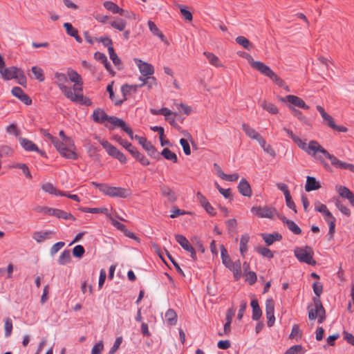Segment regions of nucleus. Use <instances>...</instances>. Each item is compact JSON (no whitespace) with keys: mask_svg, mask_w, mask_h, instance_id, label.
I'll list each match as a JSON object with an SVG mask.
<instances>
[{"mask_svg":"<svg viewBox=\"0 0 354 354\" xmlns=\"http://www.w3.org/2000/svg\"><path fill=\"white\" fill-rule=\"evenodd\" d=\"M283 130L301 149L319 162L326 169L329 168V165L326 162L323 156L321 155V152L324 147L317 141L310 140L308 144H307L296 136L292 130L286 127H284Z\"/></svg>","mask_w":354,"mask_h":354,"instance_id":"nucleus-1","label":"nucleus"},{"mask_svg":"<svg viewBox=\"0 0 354 354\" xmlns=\"http://www.w3.org/2000/svg\"><path fill=\"white\" fill-rule=\"evenodd\" d=\"M243 57L248 60L250 65L262 75L269 77L277 86L283 88L286 91H289L288 86L286 84L285 82L278 76L268 66L266 65L263 62L260 61H254L253 57L249 55L245 54Z\"/></svg>","mask_w":354,"mask_h":354,"instance_id":"nucleus-2","label":"nucleus"},{"mask_svg":"<svg viewBox=\"0 0 354 354\" xmlns=\"http://www.w3.org/2000/svg\"><path fill=\"white\" fill-rule=\"evenodd\" d=\"M59 134L62 138L59 145L61 148L63 149L62 153H59L60 155L66 158L76 160L77 154L73 140L70 137L66 136L63 131H60Z\"/></svg>","mask_w":354,"mask_h":354,"instance_id":"nucleus-3","label":"nucleus"},{"mask_svg":"<svg viewBox=\"0 0 354 354\" xmlns=\"http://www.w3.org/2000/svg\"><path fill=\"white\" fill-rule=\"evenodd\" d=\"M294 254L300 262L306 263L311 266L316 264V261L313 259V250L309 246L297 247L294 250Z\"/></svg>","mask_w":354,"mask_h":354,"instance_id":"nucleus-4","label":"nucleus"},{"mask_svg":"<svg viewBox=\"0 0 354 354\" xmlns=\"http://www.w3.org/2000/svg\"><path fill=\"white\" fill-rule=\"evenodd\" d=\"M55 78L56 80V84L62 91L65 97L69 100L75 99L76 95H72L71 87L66 85V83L68 82L67 75L62 73H56L55 74Z\"/></svg>","mask_w":354,"mask_h":354,"instance_id":"nucleus-5","label":"nucleus"},{"mask_svg":"<svg viewBox=\"0 0 354 354\" xmlns=\"http://www.w3.org/2000/svg\"><path fill=\"white\" fill-rule=\"evenodd\" d=\"M316 109L320 113L325 124L328 125L330 128L338 132L347 131V128L343 126L337 125L334 121L333 118L330 115L327 113L322 106L317 105L316 106Z\"/></svg>","mask_w":354,"mask_h":354,"instance_id":"nucleus-6","label":"nucleus"},{"mask_svg":"<svg viewBox=\"0 0 354 354\" xmlns=\"http://www.w3.org/2000/svg\"><path fill=\"white\" fill-rule=\"evenodd\" d=\"M321 155L323 156L324 159V158L328 159L330 161L331 165L336 168L348 169L354 172V165L342 162L335 156L329 153L324 148H323Z\"/></svg>","mask_w":354,"mask_h":354,"instance_id":"nucleus-7","label":"nucleus"},{"mask_svg":"<svg viewBox=\"0 0 354 354\" xmlns=\"http://www.w3.org/2000/svg\"><path fill=\"white\" fill-rule=\"evenodd\" d=\"M315 308H312L309 310L308 318L310 319H315L318 317V322L322 323L325 319V310L319 298H314Z\"/></svg>","mask_w":354,"mask_h":354,"instance_id":"nucleus-8","label":"nucleus"},{"mask_svg":"<svg viewBox=\"0 0 354 354\" xmlns=\"http://www.w3.org/2000/svg\"><path fill=\"white\" fill-rule=\"evenodd\" d=\"M82 84L83 82H75L73 86L72 95H76L75 99L70 100L73 102H77L80 104H84L86 106H90L91 104V101L90 99L83 95L82 93Z\"/></svg>","mask_w":354,"mask_h":354,"instance_id":"nucleus-9","label":"nucleus"},{"mask_svg":"<svg viewBox=\"0 0 354 354\" xmlns=\"http://www.w3.org/2000/svg\"><path fill=\"white\" fill-rule=\"evenodd\" d=\"M102 192L111 197L120 198H127L131 194L129 189L118 187H110L107 185L105 187H102Z\"/></svg>","mask_w":354,"mask_h":354,"instance_id":"nucleus-10","label":"nucleus"},{"mask_svg":"<svg viewBox=\"0 0 354 354\" xmlns=\"http://www.w3.org/2000/svg\"><path fill=\"white\" fill-rule=\"evenodd\" d=\"M251 212L261 218H273L277 214L275 209L268 206L252 207Z\"/></svg>","mask_w":354,"mask_h":354,"instance_id":"nucleus-11","label":"nucleus"},{"mask_svg":"<svg viewBox=\"0 0 354 354\" xmlns=\"http://www.w3.org/2000/svg\"><path fill=\"white\" fill-rule=\"evenodd\" d=\"M108 122L113 125V128H121L129 135L131 139H133V132L132 129L127 125L126 122L123 120L115 116H110Z\"/></svg>","mask_w":354,"mask_h":354,"instance_id":"nucleus-12","label":"nucleus"},{"mask_svg":"<svg viewBox=\"0 0 354 354\" xmlns=\"http://www.w3.org/2000/svg\"><path fill=\"white\" fill-rule=\"evenodd\" d=\"M175 239L180 245L186 251L190 253L191 257L194 261L196 260V254L194 248L189 243L187 238L182 234H176Z\"/></svg>","mask_w":354,"mask_h":354,"instance_id":"nucleus-13","label":"nucleus"},{"mask_svg":"<svg viewBox=\"0 0 354 354\" xmlns=\"http://www.w3.org/2000/svg\"><path fill=\"white\" fill-rule=\"evenodd\" d=\"M134 62L142 76H151L154 73V68L151 64L138 58H135Z\"/></svg>","mask_w":354,"mask_h":354,"instance_id":"nucleus-14","label":"nucleus"},{"mask_svg":"<svg viewBox=\"0 0 354 354\" xmlns=\"http://www.w3.org/2000/svg\"><path fill=\"white\" fill-rule=\"evenodd\" d=\"M138 88L139 86H138V84L129 85L128 84H126L123 85L121 88L123 99L120 100L119 101H115V104L116 106L120 105L124 101L127 100L128 96H129L132 93H136Z\"/></svg>","mask_w":354,"mask_h":354,"instance_id":"nucleus-15","label":"nucleus"},{"mask_svg":"<svg viewBox=\"0 0 354 354\" xmlns=\"http://www.w3.org/2000/svg\"><path fill=\"white\" fill-rule=\"evenodd\" d=\"M133 138H135L138 143L142 145V147L147 151L149 156H155L157 151L153 145L148 141L145 138L141 137L139 136H133Z\"/></svg>","mask_w":354,"mask_h":354,"instance_id":"nucleus-16","label":"nucleus"},{"mask_svg":"<svg viewBox=\"0 0 354 354\" xmlns=\"http://www.w3.org/2000/svg\"><path fill=\"white\" fill-rule=\"evenodd\" d=\"M282 102H288L291 104L297 106L299 108L308 110L309 109V106L307 105L305 102L300 97L293 95H286L285 97L281 99Z\"/></svg>","mask_w":354,"mask_h":354,"instance_id":"nucleus-17","label":"nucleus"},{"mask_svg":"<svg viewBox=\"0 0 354 354\" xmlns=\"http://www.w3.org/2000/svg\"><path fill=\"white\" fill-rule=\"evenodd\" d=\"M325 221L328 223L329 225V240H332L333 239V235L335 233V218L333 216L331 212L328 209L322 214Z\"/></svg>","mask_w":354,"mask_h":354,"instance_id":"nucleus-18","label":"nucleus"},{"mask_svg":"<svg viewBox=\"0 0 354 354\" xmlns=\"http://www.w3.org/2000/svg\"><path fill=\"white\" fill-rule=\"evenodd\" d=\"M28 75L30 79L37 80L39 82H42L45 80L43 69L37 66H32L30 71L28 72Z\"/></svg>","mask_w":354,"mask_h":354,"instance_id":"nucleus-19","label":"nucleus"},{"mask_svg":"<svg viewBox=\"0 0 354 354\" xmlns=\"http://www.w3.org/2000/svg\"><path fill=\"white\" fill-rule=\"evenodd\" d=\"M238 189L240 194L244 196L250 197L252 189L248 181L245 178H242L239 183Z\"/></svg>","mask_w":354,"mask_h":354,"instance_id":"nucleus-20","label":"nucleus"},{"mask_svg":"<svg viewBox=\"0 0 354 354\" xmlns=\"http://www.w3.org/2000/svg\"><path fill=\"white\" fill-rule=\"evenodd\" d=\"M110 116H109L105 111L102 109H96L94 110L92 115L93 120L97 123H104L105 121H108Z\"/></svg>","mask_w":354,"mask_h":354,"instance_id":"nucleus-21","label":"nucleus"},{"mask_svg":"<svg viewBox=\"0 0 354 354\" xmlns=\"http://www.w3.org/2000/svg\"><path fill=\"white\" fill-rule=\"evenodd\" d=\"M19 73V70L15 67H10V68H3L0 71V73L2 77L5 80H11L16 78L17 77V74Z\"/></svg>","mask_w":354,"mask_h":354,"instance_id":"nucleus-22","label":"nucleus"},{"mask_svg":"<svg viewBox=\"0 0 354 354\" xmlns=\"http://www.w3.org/2000/svg\"><path fill=\"white\" fill-rule=\"evenodd\" d=\"M242 129L250 138L257 140L261 136L248 124H242Z\"/></svg>","mask_w":354,"mask_h":354,"instance_id":"nucleus-23","label":"nucleus"},{"mask_svg":"<svg viewBox=\"0 0 354 354\" xmlns=\"http://www.w3.org/2000/svg\"><path fill=\"white\" fill-rule=\"evenodd\" d=\"M41 189L49 194L56 195V196H62L63 194V192L57 189L51 183H43L41 186Z\"/></svg>","mask_w":354,"mask_h":354,"instance_id":"nucleus-24","label":"nucleus"},{"mask_svg":"<svg viewBox=\"0 0 354 354\" xmlns=\"http://www.w3.org/2000/svg\"><path fill=\"white\" fill-rule=\"evenodd\" d=\"M148 26L150 31L156 36L158 37L166 44H169L168 41L165 38L163 33L159 30L157 26L152 21H148Z\"/></svg>","mask_w":354,"mask_h":354,"instance_id":"nucleus-25","label":"nucleus"},{"mask_svg":"<svg viewBox=\"0 0 354 354\" xmlns=\"http://www.w3.org/2000/svg\"><path fill=\"white\" fill-rule=\"evenodd\" d=\"M48 212H50V215L55 216L59 218L75 220V218L71 213L61 209H54V210H48Z\"/></svg>","mask_w":354,"mask_h":354,"instance_id":"nucleus-26","label":"nucleus"},{"mask_svg":"<svg viewBox=\"0 0 354 354\" xmlns=\"http://www.w3.org/2000/svg\"><path fill=\"white\" fill-rule=\"evenodd\" d=\"M203 55L207 59L209 63L217 68L223 67V64L221 62L219 58L212 53L205 51Z\"/></svg>","mask_w":354,"mask_h":354,"instance_id":"nucleus-27","label":"nucleus"},{"mask_svg":"<svg viewBox=\"0 0 354 354\" xmlns=\"http://www.w3.org/2000/svg\"><path fill=\"white\" fill-rule=\"evenodd\" d=\"M320 185L314 177L308 176L306 178V184L305 189L306 192L317 190L320 188Z\"/></svg>","mask_w":354,"mask_h":354,"instance_id":"nucleus-28","label":"nucleus"},{"mask_svg":"<svg viewBox=\"0 0 354 354\" xmlns=\"http://www.w3.org/2000/svg\"><path fill=\"white\" fill-rule=\"evenodd\" d=\"M24 149L28 151H36L41 156H45V153L41 151L35 143L25 138H24Z\"/></svg>","mask_w":354,"mask_h":354,"instance_id":"nucleus-29","label":"nucleus"},{"mask_svg":"<svg viewBox=\"0 0 354 354\" xmlns=\"http://www.w3.org/2000/svg\"><path fill=\"white\" fill-rule=\"evenodd\" d=\"M129 153L142 165L147 166L149 165V160L143 154L140 153L135 147L130 150Z\"/></svg>","mask_w":354,"mask_h":354,"instance_id":"nucleus-30","label":"nucleus"},{"mask_svg":"<svg viewBox=\"0 0 354 354\" xmlns=\"http://www.w3.org/2000/svg\"><path fill=\"white\" fill-rule=\"evenodd\" d=\"M280 218L294 234H300L301 233L300 227L294 221L288 220L284 216L280 217Z\"/></svg>","mask_w":354,"mask_h":354,"instance_id":"nucleus-31","label":"nucleus"},{"mask_svg":"<svg viewBox=\"0 0 354 354\" xmlns=\"http://www.w3.org/2000/svg\"><path fill=\"white\" fill-rule=\"evenodd\" d=\"M251 306L252 308V318L254 320H258L262 315V311L259 306L257 299H254L251 301Z\"/></svg>","mask_w":354,"mask_h":354,"instance_id":"nucleus-32","label":"nucleus"},{"mask_svg":"<svg viewBox=\"0 0 354 354\" xmlns=\"http://www.w3.org/2000/svg\"><path fill=\"white\" fill-rule=\"evenodd\" d=\"M161 193L163 196H167L168 200L171 202H174L176 200V197L175 196L174 192L171 190V189L165 185H162L160 186Z\"/></svg>","mask_w":354,"mask_h":354,"instance_id":"nucleus-33","label":"nucleus"},{"mask_svg":"<svg viewBox=\"0 0 354 354\" xmlns=\"http://www.w3.org/2000/svg\"><path fill=\"white\" fill-rule=\"evenodd\" d=\"M41 132L45 137H46L49 140H50L52 142L54 147L59 151V153H62V151H63V149L61 148V147H60L61 145H59V140L57 138H55V137L53 136L51 134H50L45 129H41Z\"/></svg>","mask_w":354,"mask_h":354,"instance_id":"nucleus-34","label":"nucleus"},{"mask_svg":"<svg viewBox=\"0 0 354 354\" xmlns=\"http://www.w3.org/2000/svg\"><path fill=\"white\" fill-rule=\"evenodd\" d=\"M228 268L233 271L236 279H239L241 277V263L240 260H237L234 263L232 262Z\"/></svg>","mask_w":354,"mask_h":354,"instance_id":"nucleus-35","label":"nucleus"},{"mask_svg":"<svg viewBox=\"0 0 354 354\" xmlns=\"http://www.w3.org/2000/svg\"><path fill=\"white\" fill-rule=\"evenodd\" d=\"M261 106L265 111L271 114H277L279 112L277 106L270 102L263 100L261 102Z\"/></svg>","mask_w":354,"mask_h":354,"instance_id":"nucleus-36","label":"nucleus"},{"mask_svg":"<svg viewBox=\"0 0 354 354\" xmlns=\"http://www.w3.org/2000/svg\"><path fill=\"white\" fill-rule=\"evenodd\" d=\"M109 24L112 28L119 31H124L127 26L126 21L121 18H115V20L110 21Z\"/></svg>","mask_w":354,"mask_h":354,"instance_id":"nucleus-37","label":"nucleus"},{"mask_svg":"<svg viewBox=\"0 0 354 354\" xmlns=\"http://www.w3.org/2000/svg\"><path fill=\"white\" fill-rule=\"evenodd\" d=\"M165 319L167 324L170 326H174L177 323V314L173 309H169L165 313Z\"/></svg>","mask_w":354,"mask_h":354,"instance_id":"nucleus-38","label":"nucleus"},{"mask_svg":"<svg viewBox=\"0 0 354 354\" xmlns=\"http://www.w3.org/2000/svg\"><path fill=\"white\" fill-rule=\"evenodd\" d=\"M100 143L102 145V147L106 149V151H107V153L113 156V157H115L117 154V153L119 151V150L115 147L114 146H113L111 143H109L108 141L106 140H102V141H100Z\"/></svg>","mask_w":354,"mask_h":354,"instance_id":"nucleus-39","label":"nucleus"},{"mask_svg":"<svg viewBox=\"0 0 354 354\" xmlns=\"http://www.w3.org/2000/svg\"><path fill=\"white\" fill-rule=\"evenodd\" d=\"M104 7L109 11L113 14H120L122 8H120L116 3L111 1H106L103 3Z\"/></svg>","mask_w":354,"mask_h":354,"instance_id":"nucleus-40","label":"nucleus"},{"mask_svg":"<svg viewBox=\"0 0 354 354\" xmlns=\"http://www.w3.org/2000/svg\"><path fill=\"white\" fill-rule=\"evenodd\" d=\"M6 131L10 135L15 136L16 138H18L19 142L22 145V138L19 137L20 131L17 128L16 123H11L6 128Z\"/></svg>","mask_w":354,"mask_h":354,"instance_id":"nucleus-41","label":"nucleus"},{"mask_svg":"<svg viewBox=\"0 0 354 354\" xmlns=\"http://www.w3.org/2000/svg\"><path fill=\"white\" fill-rule=\"evenodd\" d=\"M250 240V236L248 234H244L241 236L240 239V252L244 256L245 253L248 251V243Z\"/></svg>","mask_w":354,"mask_h":354,"instance_id":"nucleus-42","label":"nucleus"},{"mask_svg":"<svg viewBox=\"0 0 354 354\" xmlns=\"http://www.w3.org/2000/svg\"><path fill=\"white\" fill-rule=\"evenodd\" d=\"M262 237L267 245H270L274 243V241H279L282 238L281 235L278 233L274 234H263Z\"/></svg>","mask_w":354,"mask_h":354,"instance_id":"nucleus-43","label":"nucleus"},{"mask_svg":"<svg viewBox=\"0 0 354 354\" xmlns=\"http://www.w3.org/2000/svg\"><path fill=\"white\" fill-rule=\"evenodd\" d=\"M161 155L167 160H171L174 163H176L178 162V158L175 153L171 151L168 148H165L162 152Z\"/></svg>","mask_w":354,"mask_h":354,"instance_id":"nucleus-44","label":"nucleus"},{"mask_svg":"<svg viewBox=\"0 0 354 354\" xmlns=\"http://www.w3.org/2000/svg\"><path fill=\"white\" fill-rule=\"evenodd\" d=\"M51 234H53V232L50 231L36 232L33 234V239L36 240L37 242L40 243L48 239Z\"/></svg>","mask_w":354,"mask_h":354,"instance_id":"nucleus-45","label":"nucleus"},{"mask_svg":"<svg viewBox=\"0 0 354 354\" xmlns=\"http://www.w3.org/2000/svg\"><path fill=\"white\" fill-rule=\"evenodd\" d=\"M236 42L243 46L245 49L250 50L252 48L251 42L243 36H239L236 38Z\"/></svg>","mask_w":354,"mask_h":354,"instance_id":"nucleus-46","label":"nucleus"},{"mask_svg":"<svg viewBox=\"0 0 354 354\" xmlns=\"http://www.w3.org/2000/svg\"><path fill=\"white\" fill-rule=\"evenodd\" d=\"M221 258L223 263L228 268L232 263L231 259L230 256L227 254V251L225 248V247L222 245H221Z\"/></svg>","mask_w":354,"mask_h":354,"instance_id":"nucleus-47","label":"nucleus"},{"mask_svg":"<svg viewBox=\"0 0 354 354\" xmlns=\"http://www.w3.org/2000/svg\"><path fill=\"white\" fill-rule=\"evenodd\" d=\"M71 260L70 250H64L59 257L58 262L60 265L68 263Z\"/></svg>","mask_w":354,"mask_h":354,"instance_id":"nucleus-48","label":"nucleus"},{"mask_svg":"<svg viewBox=\"0 0 354 354\" xmlns=\"http://www.w3.org/2000/svg\"><path fill=\"white\" fill-rule=\"evenodd\" d=\"M67 77L73 83L83 82L81 76L74 70L69 69L67 71Z\"/></svg>","mask_w":354,"mask_h":354,"instance_id":"nucleus-49","label":"nucleus"},{"mask_svg":"<svg viewBox=\"0 0 354 354\" xmlns=\"http://www.w3.org/2000/svg\"><path fill=\"white\" fill-rule=\"evenodd\" d=\"M255 250L264 257H267L268 259H272L273 257L272 252L270 249L263 246H258L255 248Z\"/></svg>","mask_w":354,"mask_h":354,"instance_id":"nucleus-50","label":"nucleus"},{"mask_svg":"<svg viewBox=\"0 0 354 354\" xmlns=\"http://www.w3.org/2000/svg\"><path fill=\"white\" fill-rule=\"evenodd\" d=\"M306 351L301 345H295L289 348L285 354H304Z\"/></svg>","mask_w":354,"mask_h":354,"instance_id":"nucleus-51","label":"nucleus"},{"mask_svg":"<svg viewBox=\"0 0 354 354\" xmlns=\"http://www.w3.org/2000/svg\"><path fill=\"white\" fill-rule=\"evenodd\" d=\"M336 190L342 198L346 199H348L349 197H351V196L353 194V192H351L347 187L344 186L337 187Z\"/></svg>","mask_w":354,"mask_h":354,"instance_id":"nucleus-52","label":"nucleus"},{"mask_svg":"<svg viewBox=\"0 0 354 354\" xmlns=\"http://www.w3.org/2000/svg\"><path fill=\"white\" fill-rule=\"evenodd\" d=\"M289 108L292 111L293 115L295 117H297L298 118V120H299L301 122H302L304 124H308L307 118L306 116H304L299 110L296 109L295 108L292 107V106H289Z\"/></svg>","mask_w":354,"mask_h":354,"instance_id":"nucleus-53","label":"nucleus"},{"mask_svg":"<svg viewBox=\"0 0 354 354\" xmlns=\"http://www.w3.org/2000/svg\"><path fill=\"white\" fill-rule=\"evenodd\" d=\"M63 26L65 28L66 33L71 37L75 36L78 32L77 30L70 23L66 22L64 24Z\"/></svg>","mask_w":354,"mask_h":354,"instance_id":"nucleus-54","label":"nucleus"},{"mask_svg":"<svg viewBox=\"0 0 354 354\" xmlns=\"http://www.w3.org/2000/svg\"><path fill=\"white\" fill-rule=\"evenodd\" d=\"M108 53L109 54L110 59L112 60L113 64L116 66L120 65L121 63L120 59L118 57L117 54L115 53L113 48H108Z\"/></svg>","mask_w":354,"mask_h":354,"instance_id":"nucleus-55","label":"nucleus"},{"mask_svg":"<svg viewBox=\"0 0 354 354\" xmlns=\"http://www.w3.org/2000/svg\"><path fill=\"white\" fill-rule=\"evenodd\" d=\"M301 337V331L300 330L299 326L297 324H295L292 326L291 333L290 334V339H298Z\"/></svg>","mask_w":354,"mask_h":354,"instance_id":"nucleus-56","label":"nucleus"},{"mask_svg":"<svg viewBox=\"0 0 354 354\" xmlns=\"http://www.w3.org/2000/svg\"><path fill=\"white\" fill-rule=\"evenodd\" d=\"M4 330L5 336L6 337L10 336L12 330V320L10 318H7L5 319Z\"/></svg>","mask_w":354,"mask_h":354,"instance_id":"nucleus-57","label":"nucleus"},{"mask_svg":"<svg viewBox=\"0 0 354 354\" xmlns=\"http://www.w3.org/2000/svg\"><path fill=\"white\" fill-rule=\"evenodd\" d=\"M149 90L153 88V86L157 85V80L155 77L151 75L146 77V80L144 82Z\"/></svg>","mask_w":354,"mask_h":354,"instance_id":"nucleus-58","label":"nucleus"},{"mask_svg":"<svg viewBox=\"0 0 354 354\" xmlns=\"http://www.w3.org/2000/svg\"><path fill=\"white\" fill-rule=\"evenodd\" d=\"M335 205L343 214L347 216L351 215L350 209L346 206L344 205L339 201H336Z\"/></svg>","mask_w":354,"mask_h":354,"instance_id":"nucleus-59","label":"nucleus"},{"mask_svg":"<svg viewBox=\"0 0 354 354\" xmlns=\"http://www.w3.org/2000/svg\"><path fill=\"white\" fill-rule=\"evenodd\" d=\"M84 248L81 245H77L73 249V256L77 258H81L84 255Z\"/></svg>","mask_w":354,"mask_h":354,"instance_id":"nucleus-60","label":"nucleus"},{"mask_svg":"<svg viewBox=\"0 0 354 354\" xmlns=\"http://www.w3.org/2000/svg\"><path fill=\"white\" fill-rule=\"evenodd\" d=\"M245 275L246 277L245 281H248L250 285H252L257 281V277L254 272H248Z\"/></svg>","mask_w":354,"mask_h":354,"instance_id":"nucleus-61","label":"nucleus"},{"mask_svg":"<svg viewBox=\"0 0 354 354\" xmlns=\"http://www.w3.org/2000/svg\"><path fill=\"white\" fill-rule=\"evenodd\" d=\"M178 8H180V13L186 20L189 21L192 20L193 16L190 11H189L188 10H187L185 8L180 5L178 6Z\"/></svg>","mask_w":354,"mask_h":354,"instance_id":"nucleus-62","label":"nucleus"},{"mask_svg":"<svg viewBox=\"0 0 354 354\" xmlns=\"http://www.w3.org/2000/svg\"><path fill=\"white\" fill-rule=\"evenodd\" d=\"M180 144L183 149L184 153L187 156L190 155L191 149H190L189 144L188 143L187 140L184 138H181L180 140Z\"/></svg>","mask_w":354,"mask_h":354,"instance_id":"nucleus-63","label":"nucleus"},{"mask_svg":"<svg viewBox=\"0 0 354 354\" xmlns=\"http://www.w3.org/2000/svg\"><path fill=\"white\" fill-rule=\"evenodd\" d=\"M103 349H104V344H103L102 341H100L93 346V347L91 350V354H101Z\"/></svg>","mask_w":354,"mask_h":354,"instance_id":"nucleus-64","label":"nucleus"}]
</instances>
